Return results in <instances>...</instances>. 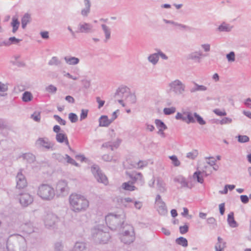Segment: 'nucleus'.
Masks as SVG:
<instances>
[{"instance_id": "1", "label": "nucleus", "mask_w": 251, "mask_h": 251, "mask_svg": "<svg viewBox=\"0 0 251 251\" xmlns=\"http://www.w3.org/2000/svg\"><path fill=\"white\" fill-rule=\"evenodd\" d=\"M70 209L75 213L86 211L89 206V201L85 196L73 193L69 197Z\"/></svg>"}, {"instance_id": "2", "label": "nucleus", "mask_w": 251, "mask_h": 251, "mask_svg": "<svg viewBox=\"0 0 251 251\" xmlns=\"http://www.w3.org/2000/svg\"><path fill=\"white\" fill-rule=\"evenodd\" d=\"M6 248L7 251H26L25 239L19 234L11 235L7 241Z\"/></svg>"}, {"instance_id": "3", "label": "nucleus", "mask_w": 251, "mask_h": 251, "mask_svg": "<svg viewBox=\"0 0 251 251\" xmlns=\"http://www.w3.org/2000/svg\"><path fill=\"white\" fill-rule=\"evenodd\" d=\"M126 216L123 211L118 213H111L105 216V222L112 230H116L122 227L124 224Z\"/></svg>"}, {"instance_id": "4", "label": "nucleus", "mask_w": 251, "mask_h": 251, "mask_svg": "<svg viewBox=\"0 0 251 251\" xmlns=\"http://www.w3.org/2000/svg\"><path fill=\"white\" fill-rule=\"evenodd\" d=\"M92 237L96 244H106L110 238L108 228L103 225H98L93 228Z\"/></svg>"}, {"instance_id": "5", "label": "nucleus", "mask_w": 251, "mask_h": 251, "mask_svg": "<svg viewBox=\"0 0 251 251\" xmlns=\"http://www.w3.org/2000/svg\"><path fill=\"white\" fill-rule=\"evenodd\" d=\"M176 119L181 120L187 124L195 123L196 120L201 125H204L205 121L197 113H192L189 111H183L181 113L177 112L175 116Z\"/></svg>"}, {"instance_id": "6", "label": "nucleus", "mask_w": 251, "mask_h": 251, "mask_svg": "<svg viewBox=\"0 0 251 251\" xmlns=\"http://www.w3.org/2000/svg\"><path fill=\"white\" fill-rule=\"evenodd\" d=\"M37 195L42 200L50 201L54 198L55 192L51 185L42 183L38 187Z\"/></svg>"}, {"instance_id": "7", "label": "nucleus", "mask_w": 251, "mask_h": 251, "mask_svg": "<svg viewBox=\"0 0 251 251\" xmlns=\"http://www.w3.org/2000/svg\"><path fill=\"white\" fill-rule=\"evenodd\" d=\"M170 92L176 95H181L186 91V86L180 80L176 79L172 81L168 84Z\"/></svg>"}, {"instance_id": "8", "label": "nucleus", "mask_w": 251, "mask_h": 251, "mask_svg": "<svg viewBox=\"0 0 251 251\" xmlns=\"http://www.w3.org/2000/svg\"><path fill=\"white\" fill-rule=\"evenodd\" d=\"M124 228V231L120 236L121 241L125 244H130L135 239L134 228L130 225L126 226Z\"/></svg>"}, {"instance_id": "9", "label": "nucleus", "mask_w": 251, "mask_h": 251, "mask_svg": "<svg viewBox=\"0 0 251 251\" xmlns=\"http://www.w3.org/2000/svg\"><path fill=\"white\" fill-rule=\"evenodd\" d=\"M70 187L67 180L61 179L56 183L55 192L57 197H65L68 195Z\"/></svg>"}, {"instance_id": "10", "label": "nucleus", "mask_w": 251, "mask_h": 251, "mask_svg": "<svg viewBox=\"0 0 251 251\" xmlns=\"http://www.w3.org/2000/svg\"><path fill=\"white\" fill-rule=\"evenodd\" d=\"M59 221V217L52 212L48 213L44 219L45 226L48 228H54Z\"/></svg>"}, {"instance_id": "11", "label": "nucleus", "mask_w": 251, "mask_h": 251, "mask_svg": "<svg viewBox=\"0 0 251 251\" xmlns=\"http://www.w3.org/2000/svg\"><path fill=\"white\" fill-rule=\"evenodd\" d=\"M91 172L98 182L105 185L107 184L108 180L106 176L101 172L98 165H93L91 167Z\"/></svg>"}, {"instance_id": "12", "label": "nucleus", "mask_w": 251, "mask_h": 251, "mask_svg": "<svg viewBox=\"0 0 251 251\" xmlns=\"http://www.w3.org/2000/svg\"><path fill=\"white\" fill-rule=\"evenodd\" d=\"M35 145L38 148H42L48 150H53L54 145L50 141L48 138L40 137L36 141Z\"/></svg>"}, {"instance_id": "13", "label": "nucleus", "mask_w": 251, "mask_h": 251, "mask_svg": "<svg viewBox=\"0 0 251 251\" xmlns=\"http://www.w3.org/2000/svg\"><path fill=\"white\" fill-rule=\"evenodd\" d=\"M212 173V170L209 167L205 166L202 171H198L194 173L193 178L200 183L203 182L204 176H207Z\"/></svg>"}, {"instance_id": "14", "label": "nucleus", "mask_w": 251, "mask_h": 251, "mask_svg": "<svg viewBox=\"0 0 251 251\" xmlns=\"http://www.w3.org/2000/svg\"><path fill=\"white\" fill-rule=\"evenodd\" d=\"M155 208L160 215H165L167 213V209L165 203L161 199L160 195L155 198Z\"/></svg>"}, {"instance_id": "15", "label": "nucleus", "mask_w": 251, "mask_h": 251, "mask_svg": "<svg viewBox=\"0 0 251 251\" xmlns=\"http://www.w3.org/2000/svg\"><path fill=\"white\" fill-rule=\"evenodd\" d=\"M93 31V25L86 22H80L77 25L76 32L81 33H89Z\"/></svg>"}, {"instance_id": "16", "label": "nucleus", "mask_w": 251, "mask_h": 251, "mask_svg": "<svg viewBox=\"0 0 251 251\" xmlns=\"http://www.w3.org/2000/svg\"><path fill=\"white\" fill-rule=\"evenodd\" d=\"M16 189H22L27 186V181L25 176L22 174L21 171L18 173L16 177Z\"/></svg>"}, {"instance_id": "17", "label": "nucleus", "mask_w": 251, "mask_h": 251, "mask_svg": "<svg viewBox=\"0 0 251 251\" xmlns=\"http://www.w3.org/2000/svg\"><path fill=\"white\" fill-rule=\"evenodd\" d=\"M205 56L202 51L199 50L191 52L187 55V59L194 61L196 62H200L201 58Z\"/></svg>"}, {"instance_id": "18", "label": "nucleus", "mask_w": 251, "mask_h": 251, "mask_svg": "<svg viewBox=\"0 0 251 251\" xmlns=\"http://www.w3.org/2000/svg\"><path fill=\"white\" fill-rule=\"evenodd\" d=\"M19 201L22 206L26 207L32 203L33 197L29 193H22L20 195Z\"/></svg>"}, {"instance_id": "19", "label": "nucleus", "mask_w": 251, "mask_h": 251, "mask_svg": "<svg viewBox=\"0 0 251 251\" xmlns=\"http://www.w3.org/2000/svg\"><path fill=\"white\" fill-rule=\"evenodd\" d=\"M55 139L58 143H65L70 151H73L69 145L67 136L64 133L60 132V133L56 134L55 136Z\"/></svg>"}, {"instance_id": "20", "label": "nucleus", "mask_w": 251, "mask_h": 251, "mask_svg": "<svg viewBox=\"0 0 251 251\" xmlns=\"http://www.w3.org/2000/svg\"><path fill=\"white\" fill-rule=\"evenodd\" d=\"M129 177L133 183L136 182L140 185H143L144 183V179L141 173H132L129 175Z\"/></svg>"}, {"instance_id": "21", "label": "nucleus", "mask_w": 251, "mask_h": 251, "mask_svg": "<svg viewBox=\"0 0 251 251\" xmlns=\"http://www.w3.org/2000/svg\"><path fill=\"white\" fill-rule=\"evenodd\" d=\"M156 189L157 191L162 193H164L167 191L166 184L160 177H157L156 179Z\"/></svg>"}, {"instance_id": "22", "label": "nucleus", "mask_w": 251, "mask_h": 251, "mask_svg": "<svg viewBox=\"0 0 251 251\" xmlns=\"http://www.w3.org/2000/svg\"><path fill=\"white\" fill-rule=\"evenodd\" d=\"M85 7L81 10L80 14L83 17H87L91 11V3L90 0H84Z\"/></svg>"}, {"instance_id": "23", "label": "nucleus", "mask_w": 251, "mask_h": 251, "mask_svg": "<svg viewBox=\"0 0 251 251\" xmlns=\"http://www.w3.org/2000/svg\"><path fill=\"white\" fill-rule=\"evenodd\" d=\"M129 93V88L126 86H121L117 90L115 97H126Z\"/></svg>"}, {"instance_id": "24", "label": "nucleus", "mask_w": 251, "mask_h": 251, "mask_svg": "<svg viewBox=\"0 0 251 251\" xmlns=\"http://www.w3.org/2000/svg\"><path fill=\"white\" fill-rule=\"evenodd\" d=\"M64 59L66 63L69 65H76L80 62V59L78 58L72 56H66Z\"/></svg>"}, {"instance_id": "25", "label": "nucleus", "mask_w": 251, "mask_h": 251, "mask_svg": "<svg viewBox=\"0 0 251 251\" xmlns=\"http://www.w3.org/2000/svg\"><path fill=\"white\" fill-rule=\"evenodd\" d=\"M99 122V126L101 127H107L112 123L110 119H108V117L105 115L100 116Z\"/></svg>"}, {"instance_id": "26", "label": "nucleus", "mask_w": 251, "mask_h": 251, "mask_svg": "<svg viewBox=\"0 0 251 251\" xmlns=\"http://www.w3.org/2000/svg\"><path fill=\"white\" fill-rule=\"evenodd\" d=\"M174 181L181 185V187L191 188L186 179L182 176H178L174 178Z\"/></svg>"}, {"instance_id": "27", "label": "nucleus", "mask_w": 251, "mask_h": 251, "mask_svg": "<svg viewBox=\"0 0 251 251\" xmlns=\"http://www.w3.org/2000/svg\"><path fill=\"white\" fill-rule=\"evenodd\" d=\"M21 41V39H17L15 37H10L7 40H5L0 44V46H9L12 44H17Z\"/></svg>"}, {"instance_id": "28", "label": "nucleus", "mask_w": 251, "mask_h": 251, "mask_svg": "<svg viewBox=\"0 0 251 251\" xmlns=\"http://www.w3.org/2000/svg\"><path fill=\"white\" fill-rule=\"evenodd\" d=\"M233 28V26L230 24L226 22H223L217 28V30L219 32H229Z\"/></svg>"}, {"instance_id": "29", "label": "nucleus", "mask_w": 251, "mask_h": 251, "mask_svg": "<svg viewBox=\"0 0 251 251\" xmlns=\"http://www.w3.org/2000/svg\"><path fill=\"white\" fill-rule=\"evenodd\" d=\"M101 27L105 36L104 41V42H107L111 38V29L105 24H102Z\"/></svg>"}, {"instance_id": "30", "label": "nucleus", "mask_w": 251, "mask_h": 251, "mask_svg": "<svg viewBox=\"0 0 251 251\" xmlns=\"http://www.w3.org/2000/svg\"><path fill=\"white\" fill-rule=\"evenodd\" d=\"M218 242L216 244L215 249L216 251H224L226 248V243L224 241L223 239L220 237H218Z\"/></svg>"}, {"instance_id": "31", "label": "nucleus", "mask_w": 251, "mask_h": 251, "mask_svg": "<svg viewBox=\"0 0 251 251\" xmlns=\"http://www.w3.org/2000/svg\"><path fill=\"white\" fill-rule=\"evenodd\" d=\"M79 71L78 68H75L73 71V73L75 74L74 75H72L69 73H66L64 75L74 80H76L80 78Z\"/></svg>"}, {"instance_id": "32", "label": "nucleus", "mask_w": 251, "mask_h": 251, "mask_svg": "<svg viewBox=\"0 0 251 251\" xmlns=\"http://www.w3.org/2000/svg\"><path fill=\"white\" fill-rule=\"evenodd\" d=\"M147 59L152 65H156L159 61V57L157 52L150 54L148 56Z\"/></svg>"}, {"instance_id": "33", "label": "nucleus", "mask_w": 251, "mask_h": 251, "mask_svg": "<svg viewBox=\"0 0 251 251\" xmlns=\"http://www.w3.org/2000/svg\"><path fill=\"white\" fill-rule=\"evenodd\" d=\"M227 221L228 225L231 227H236L238 226L237 222L234 218V213L231 212L227 216Z\"/></svg>"}, {"instance_id": "34", "label": "nucleus", "mask_w": 251, "mask_h": 251, "mask_svg": "<svg viewBox=\"0 0 251 251\" xmlns=\"http://www.w3.org/2000/svg\"><path fill=\"white\" fill-rule=\"evenodd\" d=\"M8 90V84L6 83H4L0 81V96L5 97L7 96L6 93Z\"/></svg>"}, {"instance_id": "35", "label": "nucleus", "mask_w": 251, "mask_h": 251, "mask_svg": "<svg viewBox=\"0 0 251 251\" xmlns=\"http://www.w3.org/2000/svg\"><path fill=\"white\" fill-rule=\"evenodd\" d=\"M134 183L133 182H124L122 185V187L123 189L129 191H132L136 189V187L135 186L133 185Z\"/></svg>"}, {"instance_id": "36", "label": "nucleus", "mask_w": 251, "mask_h": 251, "mask_svg": "<svg viewBox=\"0 0 251 251\" xmlns=\"http://www.w3.org/2000/svg\"><path fill=\"white\" fill-rule=\"evenodd\" d=\"M61 63V61L56 56L52 57L48 62V65L50 66H59Z\"/></svg>"}, {"instance_id": "37", "label": "nucleus", "mask_w": 251, "mask_h": 251, "mask_svg": "<svg viewBox=\"0 0 251 251\" xmlns=\"http://www.w3.org/2000/svg\"><path fill=\"white\" fill-rule=\"evenodd\" d=\"M22 99L25 102L30 101L33 99L32 94L29 91H25L23 94Z\"/></svg>"}, {"instance_id": "38", "label": "nucleus", "mask_w": 251, "mask_h": 251, "mask_svg": "<svg viewBox=\"0 0 251 251\" xmlns=\"http://www.w3.org/2000/svg\"><path fill=\"white\" fill-rule=\"evenodd\" d=\"M125 100L128 104H134L136 102V97L135 94L129 93L126 97Z\"/></svg>"}, {"instance_id": "39", "label": "nucleus", "mask_w": 251, "mask_h": 251, "mask_svg": "<svg viewBox=\"0 0 251 251\" xmlns=\"http://www.w3.org/2000/svg\"><path fill=\"white\" fill-rule=\"evenodd\" d=\"M31 20L30 15L25 13L22 19V26L23 28H25L27 24L30 22Z\"/></svg>"}, {"instance_id": "40", "label": "nucleus", "mask_w": 251, "mask_h": 251, "mask_svg": "<svg viewBox=\"0 0 251 251\" xmlns=\"http://www.w3.org/2000/svg\"><path fill=\"white\" fill-rule=\"evenodd\" d=\"M133 200L130 198H121L119 199L118 202L125 207L129 206L128 203L133 202Z\"/></svg>"}, {"instance_id": "41", "label": "nucleus", "mask_w": 251, "mask_h": 251, "mask_svg": "<svg viewBox=\"0 0 251 251\" xmlns=\"http://www.w3.org/2000/svg\"><path fill=\"white\" fill-rule=\"evenodd\" d=\"M11 25L12 26V32L13 33H15L18 30L20 25V22L16 17H13L12 18V21L11 23Z\"/></svg>"}, {"instance_id": "42", "label": "nucleus", "mask_w": 251, "mask_h": 251, "mask_svg": "<svg viewBox=\"0 0 251 251\" xmlns=\"http://www.w3.org/2000/svg\"><path fill=\"white\" fill-rule=\"evenodd\" d=\"M154 123L158 130H166L167 129V126L161 120L159 119H156L155 120Z\"/></svg>"}, {"instance_id": "43", "label": "nucleus", "mask_w": 251, "mask_h": 251, "mask_svg": "<svg viewBox=\"0 0 251 251\" xmlns=\"http://www.w3.org/2000/svg\"><path fill=\"white\" fill-rule=\"evenodd\" d=\"M23 229L24 231L27 234H30L35 231L34 227L31 223L25 224L23 227Z\"/></svg>"}, {"instance_id": "44", "label": "nucleus", "mask_w": 251, "mask_h": 251, "mask_svg": "<svg viewBox=\"0 0 251 251\" xmlns=\"http://www.w3.org/2000/svg\"><path fill=\"white\" fill-rule=\"evenodd\" d=\"M176 243L183 247H186L188 246V241L185 238L180 237L176 240Z\"/></svg>"}, {"instance_id": "45", "label": "nucleus", "mask_w": 251, "mask_h": 251, "mask_svg": "<svg viewBox=\"0 0 251 251\" xmlns=\"http://www.w3.org/2000/svg\"><path fill=\"white\" fill-rule=\"evenodd\" d=\"M22 157L29 163L33 162L35 160V156L33 154L30 153H26L23 154L22 155Z\"/></svg>"}, {"instance_id": "46", "label": "nucleus", "mask_w": 251, "mask_h": 251, "mask_svg": "<svg viewBox=\"0 0 251 251\" xmlns=\"http://www.w3.org/2000/svg\"><path fill=\"white\" fill-rule=\"evenodd\" d=\"M176 107L171 106L170 107H165L163 109V112L165 115H170L174 114L176 111Z\"/></svg>"}, {"instance_id": "47", "label": "nucleus", "mask_w": 251, "mask_h": 251, "mask_svg": "<svg viewBox=\"0 0 251 251\" xmlns=\"http://www.w3.org/2000/svg\"><path fill=\"white\" fill-rule=\"evenodd\" d=\"M207 224L212 227V228H215L217 224L216 220L214 217H210L207 219Z\"/></svg>"}, {"instance_id": "48", "label": "nucleus", "mask_w": 251, "mask_h": 251, "mask_svg": "<svg viewBox=\"0 0 251 251\" xmlns=\"http://www.w3.org/2000/svg\"><path fill=\"white\" fill-rule=\"evenodd\" d=\"M198 155V151L196 150H194L188 152L186 154V157L194 160L195 159Z\"/></svg>"}, {"instance_id": "49", "label": "nucleus", "mask_w": 251, "mask_h": 251, "mask_svg": "<svg viewBox=\"0 0 251 251\" xmlns=\"http://www.w3.org/2000/svg\"><path fill=\"white\" fill-rule=\"evenodd\" d=\"M169 157L172 160V163L175 166L178 167L180 165V162L176 155H173L170 156Z\"/></svg>"}, {"instance_id": "50", "label": "nucleus", "mask_w": 251, "mask_h": 251, "mask_svg": "<svg viewBox=\"0 0 251 251\" xmlns=\"http://www.w3.org/2000/svg\"><path fill=\"white\" fill-rule=\"evenodd\" d=\"M122 140L120 138H117L116 140L113 142L111 141V151H114V149H117L121 143Z\"/></svg>"}, {"instance_id": "51", "label": "nucleus", "mask_w": 251, "mask_h": 251, "mask_svg": "<svg viewBox=\"0 0 251 251\" xmlns=\"http://www.w3.org/2000/svg\"><path fill=\"white\" fill-rule=\"evenodd\" d=\"M148 165V162L146 161L140 160L134 165V167L138 169H142Z\"/></svg>"}, {"instance_id": "52", "label": "nucleus", "mask_w": 251, "mask_h": 251, "mask_svg": "<svg viewBox=\"0 0 251 251\" xmlns=\"http://www.w3.org/2000/svg\"><path fill=\"white\" fill-rule=\"evenodd\" d=\"M238 141L240 143H244L249 141V137L247 135H239L237 137Z\"/></svg>"}, {"instance_id": "53", "label": "nucleus", "mask_w": 251, "mask_h": 251, "mask_svg": "<svg viewBox=\"0 0 251 251\" xmlns=\"http://www.w3.org/2000/svg\"><path fill=\"white\" fill-rule=\"evenodd\" d=\"M65 160H66L67 162L71 164L72 165H75L76 167L78 166V164L76 163L75 160L72 158L68 154H65Z\"/></svg>"}, {"instance_id": "54", "label": "nucleus", "mask_w": 251, "mask_h": 251, "mask_svg": "<svg viewBox=\"0 0 251 251\" xmlns=\"http://www.w3.org/2000/svg\"><path fill=\"white\" fill-rule=\"evenodd\" d=\"M226 57L229 62H233L235 60V55L234 51H230L226 55Z\"/></svg>"}, {"instance_id": "55", "label": "nucleus", "mask_w": 251, "mask_h": 251, "mask_svg": "<svg viewBox=\"0 0 251 251\" xmlns=\"http://www.w3.org/2000/svg\"><path fill=\"white\" fill-rule=\"evenodd\" d=\"M46 91L50 93L55 94L57 91V88L50 84L46 88Z\"/></svg>"}, {"instance_id": "56", "label": "nucleus", "mask_w": 251, "mask_h": 251, "mask_svg": "<svg viewBox=\"0 0 251 251\" xmlns=\"http://www.w3.org/2000/svg\"><path fill=\"white\" fill-rule=\"evenodd\" d=\"M63 245L61 242H57L54 244V251H63Z\"/></svg>"}, {"instance_id": "57", "label": "nucleus", "mask_w": 251, "mask_h": 251, "mask_svg": "<svg viewBox=\"0 0 251 251\" xmlns=\"http://www.w3.org/2000/svg\"><path fill=\"white\" fill-rule=\"evenodd\" d=\"M213 112L218 116H224L226 115V112L225 110H221L220 109L216 108L213 110Z\"/></svg>"}, {"instance_id": "58", "label": "nucleus", "mask_w": 251, "mask_h": 251, "mask_svg": "<svg viewBox=\"0 0 251 251\" xmlns=\"http://www.w3.org/2000/svg\"><path fill=\"white\" fill-rule=\"evenodd\" d=\"M193 84L195 86L197 87L198 91L204 92L207 90L208 88L206 86L203 85H199L195 82H193Z\"/></svg>"}, {"instance_id": "59", "label": "nucleus", "mask_w": 251, "mask_h": 251, "mask_svg": "<svg viewBox=\"0 0 251 251\" xmlns=\"http://www.w3.org/2000/svg\"><path fill=\"white\" fill-rule=\"evenodd\" d=\"M232 122V119L228 118V117H225L223 118L219 122V123L223 125H226V124H229L231 123Z\"/></svg>"}, {"instance_id": "60", "label": "nucleus", "mask_w": 251, "mask_h": 251, "mask_svg": "<svg viewBox=\"0 0 251 251\" xmlns=\"http://www.w3.org/2000/svg\"><path fill=\"white\" fill-rule=\"evenodd\" d=\"M69 119L72 123H75L78 120L77 116L73 113H71L69 114Z\"/></svg>"}, {"instance_id": "61", "label": "nucleus", "mask_w": 251, "mask_h": 251, "mask_svg": "<svg viewBox=\"0 0 251 251\" xmlns=\"http://www.w3.org/2000/svg\"><path fill=\"white\" fill-rule=\"evenodd\" d=\"M31 118L35 122H39L41 119L40 114L39 112H34L31 115Z\"/></svg>"}, {"instance_id": "62", "label": "nucleus", "mask_w": 251, "mask_h": 251, "mask_svg": "<svg viewBox=\"0 0 251 251\" xmlns=\"http://www.w3.org/2000/svg\"><path fill=\"white\" fill-rule=\"evenodd\" d=\"M158 57H160L163 60H168V57L159 49H156Z\"/></svg>"}, {"instance_id": "63", "label": "nucleus", "mask_w": 251, "mask_h": 251, "mask_svg": "<svg viewBox=\"0 0 251 251\" xmlns=\"http://www.w3.org/2000/svg\"><path fill=\"white\" fill-rule=\"evenodd\" d=\"M88 113V110L87 109H82L81 111V114L80 116V120H83L87 118Z\"/></svg>"}, {"instance_id": "64", "label": "nucleus", "mask_w": 251, "mask_h": 251, "mask_svg": "<svg viewBox=\"0 0 251 251\" xmlns=\"http://www.w3.org/2000/svg\"><path fill=\"white\" fill-rule=\"evenodd\" d=\"M102 159L103 160L105 161H114L116 162V160L113 159V157L112 156L109 155V154H104L102 156Z\"/></svg>"}]
</instances>
